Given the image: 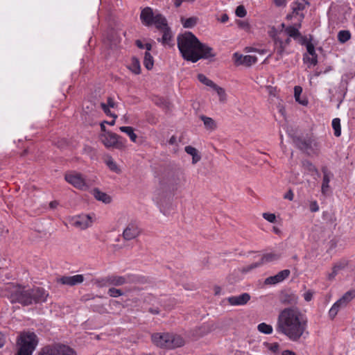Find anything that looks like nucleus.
<instances>
[{"label":"nucleus","mask_w":355,"mask_h":355,"mask_svg":"<svg viewBox=\"0 0 355 355\" xmlns=\"http://www.w3.org/2000/svg\"><path fill=\"white\" fill-rule=\"evenodd\" d=\"M309 5V3L305 0H302L301 1H296L293 3L292 6L293 14L299 15L300 21L304 18V15L301 12L305 9L306 6Z\"/></svg>","instance_id":"17"},{"label":"nucleus","mask_w":355,"mask_h":355,"mask_svg":"<svg viewBox=\"0 0 355 355\" xmlns=\"http://www.w3.org/2000/svg\"><path fill=\"white\" fill-rule=\"evenodd\" d=\"M198 79L200 83L208 87H210L211 88H213L216 85V83H214L211 80L207 78L202 73H200L198 75Z\"/></svg>","instance_id":"36"},{"label":"nucleus","mask_w":355,"mask_h":355,"mask_svg":"<svg viewBox=\"0 0 355 355\" xmlns=\"http://www.w3.org/2000/svg\"><path fill=\"white\" fill-rule=\"evenodd\" d=\"M105 162L112 171H114L116 173H121L120 168L118 167L116 163L114 161L111 156H107L105 160Z\"/></svg>","instance_id":"27"},{"label":"nucleus","mask_w":355,"mask_h":355,"mask_svg":"<svg viewBox=\"0 0 355 355\" xmlns=\"http://www.w3.org/2000/svg\"><path fill=\"white\" fill-rule=\"evenodd\" d=\"M92 194L94 198L105 204H108L111 202L112 198L107 193L100 191L98 188H95L92 190Z\"/></svg>","instance_id":"20"},{"label":"nucleus","mask_w":355,"mask_h":355,"mask_svg":"<svg viewBox=\"0 0 355 355\" xmlns=\"http://www.w3.org/2000/svg\"><path fill=\"white\" fill-rule=\"evenodd\" d=\"M288 135L293 139V143L301 150L307 154H316L320 149V145L313 136L306 137H297L288 132Z\"/></svg>","instance_id":"7"},{"label":"nucleus","mask_w":355,"mask_h":355,"mask_svg":"<svg viewBox=\"0 0 355 355\" xmlns=\"http://www.w3.org/2000/svg\"><path fill=\"white\" fill-rule=\"evenodd\" d=\"M212 89H214L217 92V94L219 96V101L222 103H225L227 100V95H226L225 89L223 88H222L221 87L217 85L216 84Z\"/></svg>","instance_id":"34"},{"label":"nucleus","mask_w":355,"mask_h":355,"mask_svg":"<svg viewBox=\"0 0 355 355\" xmlns=\"http://www.w3.org/2000/svg\"><path fill=\"white\" fill-rule=\"evenodd\" d=\"M101 107L102 110H103V112L107 116H110L113 117L114 119H116L117 118V115L114 113H112L110 110V107H108L105 103H101Z\"/></svg>","instance_id":"43"},{"label":"nucleus","mask_w":355,"mask_h":355,"mask_svg":"<svg viewBox=\"0 0 355 355\" xmlns=\"http://www.w3.org/2000/svg\"><path fill=\"white\" fill-rule=\"evenodd\" d=\"M129 69L135 74H139L141 73L140 62L137 58L133 57L132 58V62L129 67Z\"/></svg>","instance_id":"31"},{"label":"nucleus","mask_w":355,"mask_h":355,"mask_svg":"<svg viewBox=\"0 0 355 355\" xmlns=\"http://www.w3.org/2000/svg\"><path fill=\"white\" fill-rule=\"evenodd\" d=\"M120 130L126 133L132 141L135 142L137 138V135L134 132V129L131 126H121L119 128Z\"/></svg>","instance_id":"30"},{"label":"nucleus","mask_w":355,"mask_h":355,"mask_svg":"<svg viewBox=\"0 0 355 355\" xmlns=\"http://www.w3.org/2000/svg\"><path fill=\"white\" fill-rule=\"evenodd\" d=\"M148 311L153 315H157L159 313L160 310L159 308H150Z\"/></svg>","instance_id":"62"},{"label":"nucleus","mask_w":355,"mask_h":355,"mask_svg":"<svg viewBox=\"0 0 355 355\" xmlns=\"http://www.w3.org/2000/svg\"><path fill=\"white\" fill-rule=\"evenodd\" d=\"M355 297V290H350L346 292L339 300L343 304L347 306V304Z\"/></svg>","instance_id":"28"},{"label":"nucleus","mask_w":355,"mask_h":355,"mask_svg":"<svg viewBox=\"0 0 355 355\" xmlns=\"http://www.w3.org/2000/svg\"><path fill=\"white\" fill-rule=\"evenodd\" d=\"M236 24L241 29H243L245 31H248L250 29V26L248 21L237 20Z\"/></svg>","instance_id":"50"},{"label":"nucleus","mask_w":355,"mask_h":355,"mask_svg":"<svg viewBox=\"0 0 355 355\" xmlns=\"http://www.w3.org/2000/svg\"><path fill=\"white\" fill-rule=\"evenodd\" d=\"M345 306H346L343 304V303L339 300H337L334 304V305L331 306V308L330 309V310L329 311V316L330 317V318L334 319L336 316L339 310Z\"/></svg>","instance_id":"25"},{"label":"nucleus","mask_w":355,"mask_h":355,"mask_svg":"<svg viewBox=\"0 0 355 355\" xmlns=\"http://www.w3.org/2000/svg\"><path fill=\"white\" fill-rule=\"evenodd\" d=\"M250 300V295L248 293H242L240 295L231 296L227 298V302L232 306H243L246 304Z\"/></svg>","instance_id":"14"},{"label":"nucleus","mask_w":355,"mask_h":355,"mask_svg":"<svg viewBox=\"0 0 355 355\" xmlns=\"http://www.w3.org/2000/svg\"><path fill=\"white\" fill-rule=\"evenodd\" d=\"M263 218L270 223H275L276 220V216L271 213H263Z\"/></svg>","instance_id":"51"},{"label":"nucleus","mask_w":355,"mask_h":355,"mask_svg":"<svg viewBox=\"0 0 355 355\" xmlns=\"http://www.w3.org/2000/svg\"><path fill=\"white\" fill-rule=\"evenodd\" d=\"M140 19L144 26H151L154 25L157 30L162 33V38H157L159 42H161L163 45L173 46L171 44L173 38L172 31L163 15L160 13L155 14L151 8L146 7L141 11Z\"/></svg>","instance_id":"3"},{"label":"nucleus","mask_w":355,"mask_h":355,"mask_svg":"<svg viewBox=\"0 0 355 355\" xmlns=\"http://www.w3.org/2000/svg\"><path fill=\"white\" fill-rule=\"evenodd\" d=\"M39 355H76L75 352L68 346L55 345L52 347H46Z\"/></svg>","instance_id":"9"},{"label":"nucleus","mask_w":355,"mask_h":355,"mask_svg":"<svg viewBox=\"0 0 355 355\" xmlns=\"http://www.w3.org/2000/svg\"><path fill=\"white\" fill-rule=\"evenodd\" d=\"M243 57H244V55H243L242 54H240L237 52L234 53L233 55V58H234L235 64L237 66L243 65Z\"/></svg>","instance_id":"45"},{"label":"nucleus","mask_w":355,"mask_h":355,"mask_svg":"<svg viewBox=\"0 0 355 355\" xmlns=\"http://www.w3.org/2000/svg\"><path fill=\"white\" fill-rule=\"evenodd\" d=\"M107 294L112 297H117L123 295V292L121 289L114 287L110 288L107 291Z\"/></svg>","instance_id":"40"},{"label":"nucleus","mask_w":355,"mask_h":355,"mask_svg":"<svg viewBox=\"0 0 355 355\" xmlns=\"http://www.w3.org/2000/svg\"><path fill=\"white\" fill-rule=\"evenodd\" d=\"M141 232L138 223L131 220L124 229L122 236L125 241H130L138 237Z\"/></svg>","instance_id":"10"},{"label":"nucleus","mask_w":355,"mask_h":355,"mask_svg":"<svg viewBox=\"0 0 355 355\" xmlns=\"http://www.w3.org/2000/svg\"><path fill=\"white\" fill-rule=\"evenodd\" d=\"M302 89L300 86H295L294 87V96L295 101H298V97H300V94H302Z\"/></svg>","instance_id":"55"},{"label":"nucleus","mask_w":355,"mask_h":355,"mask_svg":"<svg viewBox=\"0 0 355 355\" xmlns=\"http://www.w3.org/2000/svg\"><path fill=\"white\" fill-rule=\"evenodd\" d=\"M303 166L306 169H307L309 171L315 172L317 173H318L316 167L311 162L308 160L303 162Z\"/></svg>","instance_id":"44"},{"label":"nucleus","mask_w":355,"mask_h":355,"mask_svg":"<svg viewBox=\"0 0 355 355\" xmlns=\"http://www.w3.org/2000/svg\"><path fill=\"white\" fill-rule=\"evenodd\" d=\"M345 306H346L343 304V303L339 300H337L334 304V305L331 306V308L330 309V310L329 311V316L330 317V318L334 319L336 316L339 310Z\"/></svg>","instance_id":"24"},{"label":"nucleus","mask_w":355,"mask_h":355,"mask_svg":"<svg viewBox=\"0 0 355 355\" xmlns=\"http://www.w3.org/2000/svg\"><path fill=\"white\" fill-rule=\"evenodd\" d=\"M303 60L305 62H309L311 64L315 66L318 64V59L313 58L307 56L306 54L304 55Z\"/></svg>","instance_id":"52"},{"label":"nucleus","mask_w":355,"mask_h":355,"mask_svg":"<svg viewBox=\"0 0 355 355\" xmlns=\"http://www.w3.org/2000/svg\"><path fill=\"white\" fill-rule=\"evenodd\" d=\"M345 266H346V263H338L334 265V268L336 270H337L338 271H339L340 270L343 269Z\"/></svg>","instance_id":"60"},{"label":"nucleus","mask_w":355,"mask_h":355,"mask_svg":"<svg viewBox=\"0 0 355 355\" xmlns=\"http://www.w3.org/2000/svg\"><path fill=\"white\" fill-rule=\"evenodd\" d=\"M286 1L287 0H274V3L277 7L285 6L286 4Z\"/></svg>","instance_id":"59"},{"label":"nucleus","mask_w":355,"mask_h":355,"mask_svg":"<svg viewBox=\"0 0 355 355\" xmlns=\"http://www.w3.org/2000/svg\"><path fill=\"white\" fill-rule=\"evenodd\" d=\"M182 177H183V173L182 171H179L174 173L173 178L169 181L175 184H178L180 183Z\"/></svg>","instance_id":"42"},{"label":"nucleus","mask_w":355,"mask_h":355,"mask_svg":"<svg viewBox=\"0 0 355 355\" xmlns=\"http://www.w3.org/2000/svg\"><path fill=\"white\" fill-rule=\"evenodd\" d=\"M137 280L132 279L130 275L127 277L119 275H110L106 277V282L114 286H120L128 283L137 282Z\"/></svg>","instance_id":"13"},{"label":"nucleus","mask_w":355,"mask_h":355,"mask_svg":"<svg viewBox=\"0 0 355 355\" xmlns=\"http://www.w3.org/2000/svg\"><path fill=\"white\" fill-rule=\"evenodd\" d=\"M338 270H336L334 267L332 268V272L331 273L329 274L328 275V279L329 280H332L334 279V277L337 275L338 274Z\"/></svg>","instance_id":"58"},{"label":"nucleus","mask_w":355,"mask_h":355,"mask_svg":"<svg viewBox=\"0 0 355 355\" xmlns=\"http://www.w3.org/2000/svg\"><path fill=\"white\" fill-rule=\"evenodd\" d=\"M153 343L158 347L173 349L184 344L183 338L178 335L156 333L152 335Z\"/></svg>","instance_id":"6"},{"label":"nucleus","mask_w":355,"mask_h":355,"mask_svg":"<svg viewBox=\"0 0 355 355\" xmlns=\"http://www.w3.org/2000/svg\"><path fill=\"white\" fill-rule=\"evenodd\" d=\"M282 355H297L294 352L291 350H284L282 352Z\"/></svg>","instance_id":"64"},{"label":"nucleus","mask_w":355,"mask_h":355,"mask_svg":"<svg viewBox=\"0 0 355 355\" xmlns=\"http://www.w3.org/2000/svg\"><path fill=\"white\" fill-rule=\"evenodd\" d=\"M49 293L41 287H33L26 289L25 287L17 286L10 294L12 303H19L23 306H28L33 303H42L46 300Z\"/></svg>","instance_id":"4"},{"label":"nucleus","mask_w":355,"mask_h":355,"mask_svg":"<svg viewBox=\"0 0 355 355\" xmlns=\"http://www.w3.org/2000/svg\"><path fill=\"white\" fill-rule=\"evenodd\" d=\"M291 274V271L288 269H285L279 271L277 275L280 282L288 278Z\"/></svg>","instance_id":"41"},{"label":"nucleus","mask_w":355,"mask_h":355,"mask_svg":"<svg viewBox=\"0 0 355 355\" xmlns=\"http://www.w3.org/2000/svg\"><path fill=\"white\" fill-rule=\"evenodd\" d=\"M228 19H229L228 15L226 13H225V14L222 15L220 20L222 23H225L228 21Z\"/></svg>","instance_id":"63"},{"label":"nucleus","mask_w":355,"mask_h":355,"mask_svg":"<svg viewBox=\"0 0 355 355\" xmlns=\"http://www.w3.org/2000/svg\"><path fill=\"white\" fill-rule=\"evenodd\" d=\"M282 257L281 253L276 252H271L268 253H266L263 254L261 259H260L262 265L264 263L273 262L279 260Z\"/></svg>","instance_id":"19"},{"label":"nucleus","mask_w":355,"mask_h":355,"mask_svg":"<svg viewBox=\"0 0 355 355\" xmlns=\"http://www.w3.org/2000/svg\"><path fill=\"white\" fill-rule=\"evenodd\" d=\"M185 152L192 156V164H195L197 162H198L201 159V155H200L198 150L191 146H187L184 148Z\"/></svg>","instance_id":"21"},{"label":"nucleus","mask_w":355,"mask_h":355,"mask_svg":"<svg viewBox=\"0 0 355 355\" xmlns=\"http://www.w3.org/2000/svg\"><path fill=\"white\" fill-rule=\"evenodd\" d=\"M236 15L239 17H244L246 14V10L245 7L242 5L237 6L236 11H235Z\"/></svg>","instance_id":"46"},{"label":"nucleus","mask_w":355,"mask_h":355,"mask_svg":"<svg viewBox=\"0 0 355 355\" xmlns=\"http://www.w3.org/2000/svg\"><path fill=\"white\" fill-rule=\"evenodd\" d=\"M92 223V218L87 214L76 216L71 219V224L81 230L91 226Z\"/></svg>","instance_id":"11"},{"label":"nucleus","mask_w":355,"mask_h":355,"mask_svg":"<svg viewBox=\"0 0 355 355\" xmlns=\"http://www.w3.org/2000/svg\"><path fill=\"white\" fill-rule=\"evenodd\" d=\"M178 49L184 60L196 62L200 59H211L216 56L214 49L202 43L191 32H185L177 37Z\"/></svg>","instance_id":"2"},{"label":"nucleus","mask_w":355,"mask_h":355,"mask_svg":"<svg viewBox=\"0 0 355 355\" xmlns=\"http://www.w3.org/2000/svg\"><path fill=\"white\" fill-rule=\"evenodd\" d=\"M265 284H276L280 283L277 275L267 277L264 281Z\"/></svg>","instance_id":"47"},{"label":"nucleus","mask_w":355,"mask_h":355,"mask_svg":"<svg viewBox=\"0 0 355 355\" xmlns=\"http://www.w3.org/2000/svg\"><path fill=\"white\" fill-rule=\"evenodd\" d=\"M91 308L94 311L101 314L107 313V309L102 303L96 302L91 304Z\"/></svg>","instance_id":"39"},{"label":"nucleus","mask_w":355,"mask_h":355,"mask_svg":"<svg viewBox=\"0 0 355 355\" xmlns=\"http://www.w3.org/2000/svg\"><path fill=\"white\" fill-rule=\"evenodd\" d=\"M301 27V23L295 26H289L285 28V33L288 37L293 38L295 40H297V37L300 36V32L298 28Z\"/></svg>","instance_id":"22"},{"label":"nucleus","mask_w":355,"mask_h":355,"mask_svg":"<svg viewBox=\"0 0 355 355\" xmlns=\"http://www.w3.org/2000/svg\"><path fill=\"white\" fill-rule=\"evenodd\" d=\"M282 301L284 304H296L298 301V297L294 293H286L283 295Z\"/></svg>","instance_id":"26"},{"label":"nucleus","mask_w":355,"mask_h":355,"mask_svg":"<svg viewBox=\"0 0 355 355\" xmlns=\"http://www.w3.org/2000/svg\"><path fill=\"white\" fill-rule=\"evenodd\" d=\"M257 329L261 333L265 334H270L272 332V327L270 324H268L265 322H262L258 324Z\"/></svg>","instance_id":"33"},{"label":"nucleus","mask_w":355,"mask_h":355,"mask_svg":"<svg viewBox=\"0 0 355 355\" xmlns=\"http://www.w3.org/2000/svg\"><path fill=\"white\" fill-rule=\"evenodd\" d=\"M321 171L323 173V179L322 183L321 192L323 195H326L329 188V182L331 178L333 177V173L328 169L327 166H324L322 167Z\"/></svg>","instance_id":"16"},{"label":"nucleus","mask_w":355,"mask_h":355,"mask_svg":"<svg viewBox=\"0 0 355 355\" xmlns=\"http://www.w3.org/2000/svg\"><path fill=\"white\" fill-rule=\"evenodd\" d=\"M101 140L107 148H114L122 149L124 147L123 143L120 140L121 137L116 133L107 132L101 135Z\"/></svg>","instance_id":"8"},{"label":"nucleus","mask_w":355,"mask_h":355,"mask_svg":"<svg viewBox=\"0 0 355 355\" xmlns=\"http://www.w3.org/2000/svg\"><path fill=\"white\" fill-rule=\"evenodd\" d=\"M351 38V33L349 31H340L338 33V40L340 43H345Z\"/></svg>","instance_id":"32"},{"label":"nucleus","mask_w":355,"mask_h":355,"mask_svg":"<svg viewBox=\"0 0 355 355\" xmlns=\"http://www.w3.org/2000/svg\"><path fill=\"white\" fill-rule=\"evenodd\" d=\"M275 49L278 55L277 59H279L282 57L284 53V50L286 48V44L283 43V40L279 36H275L273 37Z\"/></svg>","instance_id":"18"},{"label":"nucleus","mask_w":355,"mask_h":355,"mask_svg":"<svg viewBox=\"0 0 355 355\" xmlns=\"http://www.w3.org/2000/svg\"><path fill=\"white\" fill-rule=\"evenodd\" d=\"M144 65L148 70H150L153 67L154 59L150 52H145L144 53Z\"/></svg>","instance_id":"29"},{"label":"nucleus","mask_w":355,"mask_h":355,"mask_svg":"<svg viewBox=\"0 0 355 355\" xmlns=\"http://www.w3.org/2000/svg\"><path fill=\"white\" fill-rule=\"evenodd\" d=\"M309 209L311 212H317L319 210L318 202L315 200L311 202Z\"/></svg>","instance_id":"56"},{"label":"nucleus","mask_w":355,"mask_h":355,"mask_svg":"<svg viewBox=\"0 0 355 355\" xmlns=\"http://www.w3.org/2000/svg\"><path fill=\"white\" fill-rule=\"evenodd\" d=\"M261 266H262V263H261V261H259L258 262L253 263L250 265H248L246 267H244L242 270H243V272H249L251 270L258 268Z\"/></svg>","instance_id":"48"},{"label":"nucleus","mask_w":355,"mask_h":355,"mask_svg":"<svg viewBox=\"0 0 355 355\" xmlns=\"http://www.w3.org/2000/svg\"><path fill=\"white\" fill-rule=\"evenodd\" d=\"M107 103L106 104L110 107H115V103L112 98L108 97L107 100Z\"/></svg>","instance_id":"61"},{"label":"nucleus","mask_w":355,"mask_h":355,"mask_svg":"<svg viewBox=\"0 0 355 355\" xmlns=\"http://www.w3.org/2000/svg\"><path fill=\"white\" fill-rule=\"evenodd\" d=\"M312 36L309 35V43L306 45V50L310 55H314L315 51L314 45L311 43Z\"/></svg>","instance_id":"49"},{"label":"nucleus","mask_w":355,"mask_h":355,"mask_svg":"<svg viewBox=\"0 0 355 355\" xmlns=\"http://www.w3.org/2000/svg\"><path fill=\"white\" fill-rule=\"evenodd\" d=\"M314 292L311 290L307 291L304 293L303 297L306 302H310L313 299Z\"/></svg>","instance_id":"54"},{"label":"nucleus","mask_w":355,"mask_h":355,"mask_svg":"<svg viewBox=\"0 0 355 355\" xmlns=\"http://www.w3.org/2000/svg\"><path fill=\"white\" fill-rule=\"evenodd\" d=\"M37 343V337L34 332L21 333L17 339L18 351L16 355H32Z\"/></svg>","instance_id":"5"},{"label":"nucleus","mask_w":355,"mask_h":355,"mask_svg":"<svg viewBox=\"0 0 355 355\" xmlns=\"http://www.w3.org/2000/svg\"><path fill=\"white\" fill-rule=\"evenodd\" d=\"M180 21L184 28H191L197 24L198 18L197 17H191L189 18L181 17Z\"/></svg>","instance_id":"23"},{"label":"nucleus","mask_w":355,"mask_h":355,"mask_svg":"<svg viewBox=\"0 0 355 355\" xmlns=\"http://www.w3.org/2000/svg\"><path fill=\"white\" fill-rule=\"evenodd\" d=\"M307 321L295 308H286L278 315L275 329L290 340L297 342L306 331Z\"/></svg>","instance_id":"1"},{"label":"nucleus","mask_w":355,"mask_h":355,"mask_svg":"<svg viewBox=\"0 0 355 355\" xmlns=\"http://www.w3.org/2000/svg\"><path fill=\"white\" fill-rule=\"evenodd\" d=\"M301 45L306 46L307 44L309 43V40H307V37L306 36L302 35V34H300V36L297 37L296 40Z\"/></svg>","instance_id":"53"},{"label":"nucleus","mask_w":355,"mask_h":355,"mask_svg":"<svg viewBox=\"0 0 355 355\" xmlns=\"http://www.w3.org/2000/svg\"><path fill=\"white\" fill-rule=\"evenodd\" d=\"M201 119L202 120L204 125L207 128L213 130L216 128L215 122L211 118L202 116Z\"/></svg>","instance_id":"38"},{"label":"nucleus","mask_w":355,"mask_h":355,"mask_svg":"<svg viewBox=\"0 0 355 355\" xmlns=\"http://www.w3.org/2000/svg\"><path fill=\"white\" fill-rule=\"evenodd\" d=\"M332 127L334 130V135L336 137H339L341 135V128H340V120L338 118H335L332 121Z\"/></svg>","instance_id":"35"},{"label":"nucleus","mask_w":355,"mask_h":355,"mask_svg":"<svg viewBox=\"0 0 355 355\" xmlns=\"http://www.w3.org/2000/svg\"><path fill=\"white\" fill-rule=\"evenodd\" d=\"M65 180L67 182L79 189L86 190L88 187L80 173L67 174Z\"/></svg>","instance_id":"12"},{"label":"nucleus","mask_w":355,"mask_h":355,"mask_svg":"<svg viewBox=\"0 0 355 355\" xmlns=\"http://www.w3.org/2000/svg\"><path fill=\"white\" fill-rule=\"evenodd\" d=\"M257 62V58L254 55H244V57L243 58V65H245L246 67H250L252 64L256 63Z\"/></svg>","instance_id":"37"},{"label":"nucleus","mask_w":355,"mask_h":355,"mask_svg":"<svg viewBox=\"0 0 355 355\" xmlns=\"http://www.w3.org/2000/svg\"><path fill=\"white\" fill-rule=\"evenodd\" d=\"M294 197V194L291 189L288 190V192L284 196L285 199H288L289 200H293Z\"/></svg>","instance_id":"57"},{"label":"nucleus","mask_w":355,"mask_h":355,"mask_svg":"<svg viewBox=\"0 0 355 355\" xmlns=\"http://www.w3.org/2000/svg\"><path fill=\"white\" fill-rule=\"evenodd\" d=\"M84 279L85 278L83 275H76L73 276H63L58 279V282L64 285L73 286L83 283Z\"/></svg>","instance_id":"15"}]
</instances>
